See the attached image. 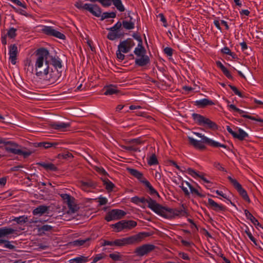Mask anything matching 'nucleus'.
Returning a JSON list of instances; mask_svg holds the SVG:
<instances>
[{
    "label": "nucleus",
    "mask_w": 263,
    "mask_h": 263,
    "mask_svg": "<svg viewBox=\"0 0 263 263\" xmlns=\"http://www.w3.org/2000/svg\"><path fill=\"white\" fill-rule=\"evenodd\" d=\"M112 0H100V3L105 7H109L111 5Z\"/></svg>",
    "instance_id": "052dcab7"
},
{
    "label": "nucleus",
    "mask_w": 263,
    "mask_h": 263,
    "mask_svg": "<svg viewBox=\"0 0 263 263\" xmlns=\"http://www.w3.org/2000/svg\"><path fill=\"white\" fill-rule=\"evenodd\" d=\"M112 2L117 9L120 12H123L125 8L123 5L121 0H112Z\"/></svg>",
    "instance_id": "c9c22d12"
},
{
    "label": "nucleus",
    "mask_w": 263,
    "mask_h": 263,
    "mask_svg": "<svg viewBox=\"0 0 263 263\" xmlns=\"http://www.w3.org/2000/svg\"><path fill=\"white\" fill-rule=\"evenodd\" d=\"M11 2H12L13 4L16 5L17 6L22 7L24 8H26V6L25 3H22L19 0H10Z\"/></svg>",
    "instance_id": "680f3d73"
},
{
    "label": "nucleus",
    "mask_w": 263,
    "mask_h": 263,
    "mask_svg": "<svg viewBox=\"0 0 263 263\" xmlns=\"http://www.w3.org/2000/svg\"><path fill=\"white\" fill-rule=\"evenodd\" d=\"M42 31L47 35L53 36L60 39L64 40L66 37L64 34L54 29L53 27L51 26H44Z\"/></svg>",
    "instance_id": "dca6fc26"
},
{
    "label": "nucleus",
    "mask_w": 263,
    "mask_h": 263,
    "mask_svg": "<svg viewBox=\"0 0 263 263\" xmlns=\"http://www.w3.org/2000/svg\"><path fill=\"white\" fill-rule=\"evenodd\" d=\"M190 191H191V192L192 194H194L198 197H205L204 195L198 192V191L197 189H196L195 188H194L193 186H192L190 189Z\"/></svg>",
    "instance_id": "13d9d810"
},
{
    "label": "nucleus",
    "mask_w": 263,
    "mask_h": 263,
    "mask_svg": "<svg viewBox=\"0 0 263 263\" xmlns=\"http://www.w3.org/2000/svg\"><path fill=\"white\" fill-rule=\"evenodd\" d=\"M121 52H122V51L118 49L116 54H117V58L119 60L122 61L124 59L125 55L123 54H122Z\"/></svg>",
    "instance_id": "69168bd1"
},
{
    "label": "nucleus",
    "mask_w": 263,
    "mask_h": 263,
    "mask_svg": "<svg viewBox=\"0 0 263 263\" xmlns=\"http://www.w3.org/2000/svg\"><path fill=\"white\" fill-rule=\"evenodd\" d=\"M14 232V230L10 228H0V238L7 235L13 234ZM1 243H4V247L9 249H13L15 248V247L10 244V242L8 240L0 239V244Z\"/></svg>",
    "instance_id": "9b49d317"
},
{
    "label": "nucleus",
    "mask_w": 263,
    "mask_h": 263,
    "mask_svg": "<svg viewBox=\"0 0 263 263\" xmlns=\"http://www.w3.org/2000/svg\"><path fill=\"white\" fill-rule=\"evenodd\" d=\"M49 56V51L45 48H40L34 52V69L35 75L39 78L51 67L48 61Z\"/></svg>",
    "instance_id": "f257e3e1"
},
{
    "label": "nucleus",
    "mask_w": 263,
    "mask_h": 263,
    "mask_svg": "<svg viewBox=\"0 0 263 263\" xmlns=\"http://www.w3.org/2000/svg\"><path fill=\"white\" fill-rule=\"evenodd\" d=\"M192 116L195 122L198 125L205 126L213 130L218 129V126L217 124L210 119L196 113H193Z\"/></svg>",
    "instance_id": "423d86ee"
},
{
    "label": "nucleus",
    "mask_w": 263,
    "mask_h": 263,
    "mask_svg": "<svg viewBox=\"0 0 263 263\" xmlns=\"http://www.w3.org/2000/svg\"><path fill=\"white\" fill-rule=\"evenodd\" d=\"M126 214V213L122 210L114 209L107 213L105 219L107 221H110L112 220L120 219Z\"/></svg>",
    "instance_id": "f8f14e48"
},
{
    "label": "nucleus",
    "mask_w": 263,
    "mask_h": 263,
    "mask_svg": "<svg viewBox=\"0 0 263 263\" xmlns=\"http://www.w3.org/2000/svg\"><path fill=\"white\" fill-rule=\"evenodd\" d=\"M122 147L124 149L128 151H134V152H137V151L140 152V151L138 148L134 146H122Z\"/></svg>",
    "instance_id": "5fc2aeb1"
},
{
    "label": "nucleus",
    "mask_w": 263,
    "mask_h": 263,
    "mask_svg": "<svg viewBox=\"0 0 263 263\" xmlns=\"http://www.w3.org/2000/svg\"><path fill=\"white\" fill-rule=\"evenodd\" d=\"M157 17L160 18V21L163 23V26L165 27H167L168 24L167 23L166 19L165 18L164 14L163 13H160L157 15Z\"/></svg>",
    "instance_id": "4d7b16f0"
},
{
    "label": "nucleus",
    "mask_w": 263,
    "mask_h": 263,
    "mask_svg": "<svg viewBox=\"0 0 263 263\" xmlns=\"http://www.w3.org/2000/svg\"><path fill=\"white\" fill-rule=\"evenodd\" d=\"M147 236L148 235L146 233H139L138 234L128 237L116 239L114 241V246L122 247L127 245L138 243Z\"/></svg>",
    "instance_id": "20e7f679"
},
{
    "label": "nucleus",
    "mask_w": 263,
    "mask_h": 263,
    "mask_svg": "<svg viewBox=\"0 0 263 263\" xmlns=\"http://www.w3.org/2000/svg\"><path fill=\"white\" fill-rule=\"evenodd\" d=\"M103 181L104 185L105 186V189L108 191H112L114 187H115V185L112 182L107 179L104 180Z\"/></svg>",
    "instance_id": "4c0bfd02"
},
{
    "label": "nucleus",
    "mask_w": 263,
    "mask_h": 263,
    "mask_svg": "<svg viewBox=\"0 0 263 263\" xmlns=\"http://www.w3.org/2000/svg\"><path fill=\"white\" fill-rule=\"evenodd\" d=\"M221 52L226 54L231 55L233 58H236V54L231 52V50L228 47H224L221 50Z\"/></svg>",
    "instance_id": "79ce46f5"
},
{
    "label": "nucleus",
    "mask_w": 263,
    "mask_h": 263,
    "mask_svg": "<svg viewBox=\"0 0 263 263\" xmlns=\"http://www.w3.org/2000/svg\"><path fill=\"white\" fill-rule=\"evenodd\" d=\"M236 112H237L239 114L241 115V116L245 118H247V119H251L252 120H254V121L260 122L261 123H263V119H262L260 118H258L257 116L256 117H253V116H251L250 115H246V114H245V111L241 110L239 108H238Z\"/></svg>",
    "instance_id": "c85d7f7f"
},
{
    "label": "nucleus",
    "mask_w": 263,
    "mask_h": 263,
    "mask_svg": "<svg viewBox=\"0 0 263 263\" xmlns=\"http://www.w3.org/2000/svg\"><path fill=\"white\" fill-rule=\"evenodd\" d=\"M101 246H114V241H108V240H103V242L101 243Z\"/></svg>",
    "instance_id": "774afa93"
},
{
    "label": "nucleus",
    "mask_w": 263,
    "mask_h": 263,
    "mask_svg": "<svg viewBox=\"0 0 263 263\" xmlns=\"http://www.w3.org/2000/svg\"><path fill=\"white\" fill-rule=\"evenodd\" d=\"M135 46V43L130 38L121 42L118 46V49L123 53L128 52L133 47Z\"/></svg>",
    "instance_id": "4468645a"
},
{
    "label": "nucleus",
    "mask_w": 263,
    "mask_h": 263,
    "mask_svg": "<svg viewBox=\"0 0 263 263\" xmlns=\"http://www.w3.org/2000/svg\"><path fill=\"white\" fill-rule=\"evenodd\" d=\"M57 145L58 143L56 142H43L42 147L48 149L51 147H55Z\"/></svg>",
    "instance_id": "de8ad7c7"
},
{
    "label": "nucleus",
    "mask_w": 263,
    "mask_h": 263,
    "mask_svg": "<svg viewBox=\"0 0 263 263\" xmlns=\"http://www.w3.org/2000/svg\"><path fill=\"white\" fill-rule=\"evenodd\" d=\"M221 71L228 79H232L233 78L230 71L225 67H224V69H221Z\"/></svg>",
    "instance_id": "e2e57ef3"
},
{
    "label": "nucleus",
    "mask_w": 263,
    "mask_h": 263,
    "mask_svg": "<svg viewBox=\"0 0 263 263\" xmlns=\"http://www.w3.org/2000/svg\"><path fill=\"white\" fill-rule=\"evenodd\" d=\"M156 247L152 244H145L136 248L135 253L139 256H142L152 252Z\"/></svg>",
    "instance_id": "2eb2a0df"
},
{
    "label": "nucleus",
    "mask_w": 263,
    "mask_h": 263,
    "mask_svg": "<svg viewBox=\"0 0 263 263\" xmlns=\"http://www.w3.org/2000/svg\"><path fill=\"white\" fill-rule=\"evenodd\" d=\"M158 163V161L157 157L155 154H153L149 158L148 161V164L149 165H156Z\"/></svg>",
    "instance_id": "49530a36"
},
{
    "label": "nucleus",
    "mask_w": 263,
    "mask_h": 263,
    "mask_svg": "<svg viewBox=\"0 0 263 263\" xmlns=\"http://www.w3.org/2000/svg\"><path fill=\"white\" fill-rule=\"evenodd\" d=\"M145 52L146 50L142 44H141L140 46L138 44V47L134 50V53L138 57H142V55H145Z\"/></svg>",
    "instance_id": "473e14b6"
},
{
    "label": "nucleus",
    "mask_w": 263,
    "mask_h": 263,
    "mask_svg": "<svg viewBox=\"0 0 263 263\" xmlns=\"http://www.w3.org/2000/svg\"><path fill=\"white\" fill-rule=\"evenodd\" d=\"M122 24L118 21L114 26L108 29L110 32L107 34V39L109 40H115L116 39H119L124 35V33L121 32Z\"/></svg>",
    "instance_id": "1a4fd4ad"
},
{
    "label": "nucleus",
    "mask_w": 263,
    "mask_h": 263,
    "mask_svg": "<svg viewBox=\"0 0 263 263\" xmlns=\"http://www.w3.org/2000/svg\"><path fill=\"white\" fill-rule=\"evenodd\" d=\"M37 165L43 167L47 171H57L58 170L57 166L51 163L41 162L38 163Z\"/></svg>",
    "instance_id": "393cba45"
},
{
    "label": "nucleus",
    "mask_w": 263,
    "mask_h": 263,
    "mask_svg": "<svg viewBox=\"0 0 263 263\" xmlns=\"http://www.w3.org/2000/svg\"><path fill=\"white\" fill-rule=\"evenodd\" d=\"M194 134L198 137L201 138V140L200 141H198L190 137H188V140L189 143L197 149L200 150H203L205 149V146L204 145V143L214 147H221L224 148H227V146L226 145L221 144L218 142H216L211 139H209L204 135H202L201 133L195 132Z\"/></svg>",
    "instance_id": "f03ea898"
},
{
    "label": "nucleus",
    "mask_w": 263,
    "mask_h": 263,
    "mask_svg": "<svg viewBox=\"0 0 263 263\" xmlns=\"http://www.w3.org/2000/svg\"><path fill=\"white\" fill-rule=\"evenodd\" d=\"M228 178L243 199L250 202V200L248 194L246 191L242 188L241 185L236 179L232 178L231 176H229Z\"/></svg>",
    "instance_id": "ddd939ff"
},
{
    "label": "nucleus",
    "mask_w": 263,
    "mask_h": 263,
    "mask_svg": "<svg viewBox=\"0 0 263 263\" xmlns=\"http://www.w3.org/2000/svg\"><path fill=\"white\" fill-rule=\"evenodd\" d=\"M16 29H15L13 27L10 28L8 30L7 35L10 39H14L17 35L16 33Z\"/></svg>",
    "instance_id": "c03bdc74"
},
{
    "label": "nucleus",
    "mask_w": 263,
    "mask_h": 263,
    "mask_svg": "<svg viewBox=\"0 0 263 263\" xmlns=\"http://www.w3.org/2000/svg\"><path fill=\"white\" fill-rule=\"evenodd\" d=\"M118 92L117 87L116 86L110 85L106 87L104 95H112L117 93Z\"/></svg>",
    "instance_id": "f704fd0d"
},
{
    "label": "nucleus",
    "mask_w": 263,
    "mask_h": 263,
    "mask_svg": "<svg viewBox=\"0 0 263 263\" xmlns=\"http://www.w3.org/2000/svg\"><path fill=\"white\" fill-rule=\"evenodd\" d=\"M73 157V156L71 153L69 152H66L63 153L62 154H60L58 155V158L59 159H67L69 158H72Z\"/></svg>",
    "instance_id": "09e8293b"
},
{
    "label": "nucleus",
    "mask_w": 263,
    "mask_h": 263,
    "mask_svg": "<svg viewBox=\"0 0 263 263\" xmlns=\"http://www.w3.org/2000/svg\"><path fill=\"white\" fill-rule=\"evenodd\" d=\"M229 86L231 88V89L233 90V91L236 95H237L241 98L243 97V96L242 95V93L238 90L236 87L230 84L229 85Z\"/></svg>",
    "instance_id": "603ef678"
},
{
    "label": "nucleus",
    "mask_w": 263,
    "mask_h": 263,
    "mask_svg": "<svg viewBox=\"0 0 263 263\" xmlns=\"http://www.w3.org/2000/svg\"><path fill=\"white\" fill-rule=\"evenodd\" d=\"M12 220L17 222L18 224H22L27 221L28 218L27 217L24 215L17 217H15Z\"/></svg>",
    "instance_id": "a19ab883"
},
{
    "label": "nucleus",
    "mask_w": 263,
    "mask_h": 263,
    "mask_svg": "<svg viewBox=\"0 0 263 263\" xmlns=\"http://www.w3.org/2000/svg\"><path fill=\"white\" fill-rule=\"evenodd\" d=\"M50 60L51 63L49 64L50 66L52 65L54 67L53 69H58L62 68V61L58 57H51Z\"/></svg>",
    "instance_id": "bb28decb"
},
{
    "label": "nucleus",
    "mask_w": 263,
    "mask_h": 263,
    "mask_svg": "<svg viewBox=\"0 0 263 263\" xmlns=\"http://www.w3.org/2000/svg\"><path fill=\"white\" fill-rule=\"evenodd\" d=\"M128 171L132 175L137 178L142 183H143V181L146 180L143 174L138 170L134 168H128Z\"/></svg>",
    "instance_id": "a878e982"
},
{
    "label": "nucleus",
    "mask_w": 263,
    "mask_h": 263,
    "mask_svg": "<svg viewBox=\"0 0 263 263\" xmlns=\"http://www.w3.org/2000/svg\"><path fill=\"white\" fill-rule=\"evenodd\" d=\"M150 60L147 55H142L140 58L135 60V64L140 67L146 66L149 64Z\"/></svg>",
    "instance_id": "aec40b11"
},
{
    "label": "nucleus",
    "mask_w": 263,
    "mask_h": 263,
    "mask_svg": "<svg viewBox=\"0 0 263 263\" xmlns=\"http://www.w3.org/2000/svg\"><path fill=\"white\" fill-rule=\"evenodd\" d=\"M62 73L58 69H53L52 67L40 79H42L48 85H52L60 83L62 81Z\"/></svg>",
    "instance_id": "39448f33"
},
{
    "label": "nucleus",
    "mask_w": 263,
    "mask_h": 263,
    "mask_svg": "<svg viewBox=\"0 0 263 263\" xmlns=\"http://www.w3.org/2000/svg\"><path fill=\"white\" fill-rule=\"evenodd\" d=\"M214 104L215 103L213 101L206 98L195 102V105L201 108H204L207 106H211Z\"/></svg>",
    "instance_id": "b1692460"
},
{
    "label": "nucleus",
    "mask_w": 263,
    "mask_h": 263,
    "mask_svg": "<svg viewBox=\"0 0 263 263\" xmlns=\"http://www.w3.org/2000/svg\"><path fill=\"white\" fill-rule=\"evenodd\" d=\"M248 137L249 135L246 132L241 128H239L238 132H235L233 137L235 139H238L240 141H242Z\"/></svg>",
    "instance_id": "cd10ccee"
},
{
    "label": "nucleus",
    "mask_w": 263,
    "mask_h": 263,
    "mask_svg": "<svg viewBox=\"0 0 263 263\" xmlns=\"http://www.w3.org/2000/svg\"><path fill=\"white\" fill-rule=\"evenodd\" d=\"M123 27L127 30H131L134 28L135 24L133 21H132V18H130V20L129 21H123L122 23Z\"/></svg>",
    "instance_id": "72a5a7b5"
},
{
    "label": "nucleus",
    "mask_w": 263,
    "mask_h": 263,
    "mask_svg": "<svg viewBox=\"0 0 263 263\" xmlns=\"http://www.w3.org/2000/svg\"><path fill=\"white\" fill-rule=\"evenodd\" d=\"M245 233L247 235V236L249 237L250 239L255 245H257L256 240V239L253 237L251 233L250 232L249 229L247 228V230H245Z\"/></svg>",
    "instance_id": "864d4df0"
},
{
    "label": "nucleus",
    "mask_w": 263,
    "mask_h": 263,
    "mask_svg": "<svg viewBox=\"0 0 263 263\" xmlns=\"http://www.w3.org/2000/svg\"><path fill=\"white\" fill-rule=\"evenodd\" d=\"M154 209L156 210V214L167 219H173L176 216L187 217L189 215L187 212L183 209L168 208L163 206L159 203Z\"/></svg>",
    "instance_id": "7ed1b4c3"
},
{
    "label": "nucleus",
    "mask_w": 263,
    "mask_h": 263,
    "mask_svg": "<svg viewBox=\"0 0 263 263\" xmlns=\"http://www.w3.org/2000/svg\"><path fill=\"white\" fill-rule=\"evenodd\" d=\"M109 257L114 261H119L121 260V256L119 252L110 254Z\"/></svg>",
    "instance_id": "8fccbe9b"
},
{
    "label": "nucleus",
    "mask_w": 263,
    "mask_h": 263,
    "mask_svg": "<svg viewBox=\"0 0 263 263\" xmlns=\"http://www.w3.org/2000/svg\"><path fill=\"white\" fill-rule=\"evenodd\" d=\"M208 204L210 208L216 212L224 211L226 209L224 206L218 204L211 198L208 199Z\"/></svg>",
    "instance_id": "f3484780"
},
{
    "label": "nucleus",
    "mask_w": 263,
    "mask_h": 263,
    "mask_svg": "<svg viewBox=\"0 0 263 263\" xmlns=\"http://www.w3.org/2000/svg\"><path fill=\"white\" fill-rule=\"evenodd\" d=\"M74 6L79 9H82L87 10L93 15L96 17H100L101 16V13H102L101 8L96 4H83L81 1H78L76 3Z\"/></svg>",
    "instance_id": "6e6552de"
},
{
    "label": "nucleus",
    "mask_w": 263,
    "mask_h": 263,
    "mask_svg": "<svg viewBox=\"0 0 263 263\" xmlns=\"http://www.w3.org/2000/svg\"><path fill=\"white\" fill-rule=\"evenodd\" d=\"M49 209V206L41 205L34 209L32 211V213L34 215H42L44 214L48 213Z\"/></svg>",
    "instance_id": "4be33fe9"
},
{
    "label": "nucleus",
    "mask_w": 263,
    "mask_h": 263,
    "mask_svg": "<svg viewBox=\"0 0 263 263\" xmlns=\"http://www.w3.org/2000/svg\"><path fill=\"white\" fill-rule=\"evenodd\" d=\"M173 49L171 47H165L164 49V52L168 56H172L173 55Z\"/></svg>",
    "instance_id": "0e129e2a"
},
{
    "label": "nucleus",
    "mask_w": 263,
    "mask_h": 263,
    "mask_svg": "<svg viewBox=\"0 0 263 263\" xmlns=\"http://www.w3.org/2000/svg\"><path fill=\"white\" fill-rule=\"evenodd\" d=\"M80 183L82 189L85 191H88L89 189H95L97 186V183L90 180L87 181H81Z\"/></svg>",
    "instance_id": "412c9836"
},
{
    "label": "nucleus",
    "mask_w": 263,
    "mask_h": 263,
    "mask_svg": "<svg viewBox=\"0 0 263 263\" xmlns=\"http://www.w3.org/2000/svg\"><path fill=\"white\" fill-rule=\"evenodd\" d=\"M17 53L18 50L16 45L15 44L11 45L9 47V60L13 65L16 64Z\"/></svg>",
    "instance_id": "a211bd4d"
},
{
    "label": "nucleus",
    "mask_w": 263,
    "mask_h": 263,
    "mask_svg": "<svg viewBox=\"0 0 263 263\" xmlns=\"http://www.w3.org/2000/svg\"><path fill=\"white\" fill-rule=\"evenodd\" d=\"M142 183L148 189V192L150 195H156L157 196L159 197V195L157 191L152 186V185L148 180L146 179L145 181H143Z\"/></svg>",
    "instance_id": "c756f323"
},
{
    "label": "nucleus",
    "mask_w": 263,
    "mask_h": 263,
    "mask_svg": "<svg viewBox=\"0 0 263 263\" xmlns=\"http://www.w3.org/2000/svg\"><path fill=\"white\" fill-rule=\"evenodd\" d=\"M112 228H116L117 232H119L124 230V220H121L117 223L112 224Z\"/></svg>",
    "instance_id": "e433bc0d"
},
{
    "label": "nucleus",
    "mask_w": 263,
    "mask_h": 263,
    "mask_svg": "<svg viewBox=\"0 0 263 263\" xmlns=\"http://www.w3.org/2000/svg\"><path fill=\"white\" fill-rule=\"evenodd\" d=\"M105 256V255L104 253H101L97 254L95 257L93 258V261L92 263H96L99 260L104 258Z\"/></svg>",
    "instance_id": "6e6d98bb"
},
{
    "label": "nucleus",
    "mask_w": 263,
    "mask_h": 263,
    "mask_svg": "<svg viewBox=\"0 0 263 263\" xmlns=\"http://www.w3.org/2000/svg\"><path fill=\"white\" fill-rule=\"evenodd\" d=\"M131 202L136 204H138L139 203H147L148 204L147 206L155 213L156 212V210H155L154 208L157 207L158 204V203H157L155 200L152 199L149 196H148L147 198L135 196L131 198Z\"/></svg>",
    "instance_id": "9d476101"
},
{
    "label": "nucleus",
    "mask_w": 263,
    "mask_h": 263,
    "mask_svg": "<svg viewBox=\"0 0 263 263\" xmlns=\"http://www.w3.org/2000/svg\"><path fill=\"white\" fill-rule=\"evenodd\" d=\"M213 165L215 167L217 168L218 170L221 171H225V169L224 167H223L221 165V164L218 162H215L214 163Z\"/></svg>",
    "instance_id": "338daca9"
},
{
    "label": "nucleus",
    "mask_w": 263,
    "mask_h": 263,
    "mask_svg": "<svg viewBox=\"0 0 263 263\" xmlns=\"http://www.w3.org/2000/svg\"><path fill=\"white\" fill-rule=\"evenodd\" d=\"M133 37L136 39V40H137L138 41V44H139V46H140L141 44H142V38L140 36V35L138 33H134L133 35H132Z\"/></svg>",
    "instance_id": "bf43d9fd"
},
{
    "label": "nucleus",
    "mask_w": 263,
    "mask_h": 263,
    "mask_svg": "<svg viewBox=\"0 0 263 263\" xmlns=\"http://www.w3.org/2000/svg\"><path fill=\"white\" fill-rule=\"evenodd\" d=\"M187 172L189 175L192 176L194 178H201L204 182L209 183H210V181L207 180L204 177V174L201 173V174H199L197 172H196L194 170L192 169V168H188L187 170Z\"/></svg>",
    "instance_id": "5701e85b"
},
{
    "label": "nucleus",
    "mask_w": 263,
    "mask_h": 263,
    "mask_svg": "<svg viewBox=\"0 0 263 263\" xmlns=\"http://www.w3.org/2000/svg\"><path fill=\"white\" fill-rule=\"evenodd\" d=\"M51 127L60 132H65L67 128L70 127V124L64 122H54L50 124Z\"/></svg>",
    "instance_id": "6ab92c4d"
},
{
    "label": "nucleus",
    "mask_w": 263,
    "mask_h": 263,
    "mask_svg": "<svg viewBox=\"0 0 263 263\" xmlns=\"http://www.w3.org/2000/svg\"><path fill=\"white\" fill-rule=\"evenodd\" d=\"M2 144L6 145L5 149L7 152L23 155L24 158L28 157L32 154V152L30 151H22L17 148L18 145L11 141H7L4 139V142L2 143Z\"/></svg>",
    "instance_id": "0eeeda50"
},
{
    "label": "nucleus",
    "mask_w": 263,
    "mask_h": 263,
    "mask_svg": "<svg viewBox=\"0 0 263 263\" xmlns=\"http://www.w3.org/2000/svg\"><path fill=\"white\" fill-rule=\"evenodd\" d=\"M90 240L89 238H87L86 239H78L77 240H75L74 241V245L75 246H81L84 245L87 242L89 241Z\"/></svg>",
    "instance_id": "3c124183"
},
{
    "label": "nucleus",
    "mask_w": 263,
    "mask_h": 263,
    "mask_svg": "<svg viewBox=\"0 0 263 263\" xmlns=\"http://www.w3.org/2000/svg\"><path fill=\"white\" fill-rule=\"evenodd\" d=\"M245 215L248 219H249L251 222L255 226H259L261 227V224L253 216V215L248 210H245Z\"/></svg>",
    "instance_id": "7c9ffc66"
},
{
    "label": "nucleus",
    "mask_w": 263,
    "mask_h": 263,
    "mask_svg": "<svg viewBox=\"0 0 263 263\" xmlns=\"http://www.w3.org/2000/svg\"><path fill=\"white\" fill-rule=\"evenodd\" d=\"M101 20H104V19L108 18H115L116 16V13L115 12H104L102 14L101 13Z\"/></svg>",
    "instance_id": "58836bf2"
},
{
    "label": "nucleus",
    "mask_w": 263,
    "mask_h": 263,
    "mask_svg": "<svg viewBox=\"0 0 263 263\" xmlns=\"http://www.w3.org/2000/svg\"><path fill=\"white\" fill-rule=\"evenodd\" d=\"M137 225L136 221L134 220H124V229L131 230L133 228L136 227Z\"/></svg>",
    "instance_id": "2f4dec72"
},
{
    "label": "nucleus",
    "mask_w": 263,
    "mask_h": 263,
    "mask_svg": "<svg viewBox=\"0 0 263 263\" xmlns=\"http://www.w3.org/2000/svg\"><path fill=\"white\" fill-rule=\"evenodd\" d=\"M52 228L53 227L49 225H43L39 228V232L42 233H45V232L50 231L51 230H52Z\"/></svg>",
    "instance_id": "37998d69"
},
{
    "label": "nucleus",
    "mask_w": 263,
    "mask_h": 263,
    "mask_svg": "<svg viewBox=\"0 0 263 263\" xmlns=\"http://www.w3.org/2000/svg\"><path fill=\"white\" fill-rule=\"evenodd\" d=\"M73 260L76 262V263L86 262L88 261V257L80 256L73 258Z\"/></svg>",
    "instance_id": "a18cd8bd"
},
{
    "label": "nucleus",
    "mask_w": 263,
    "mask_h": 263,
    "mask_svg": "<svg viewBox=\"0 0 263 263\" xmlns=\"http://www.w3.org/2000/svg\"><path fill=\"white\" fill-rule=\"evenodd\" d=\"M74 199L73 197L70 198V200H68L66 201V203L68 205L69 208L73 212L76 210V205L74 202Z\"/></svg>",
    "instance_id": "ea45409f"
}]
</instances>
